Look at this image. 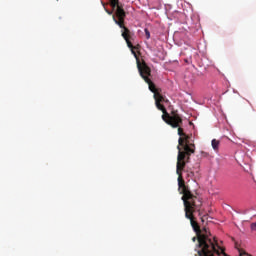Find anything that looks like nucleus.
Segmentation results:
<instances>
[{"label": "nucleus", "instance_id": "obj_1", "mask_svg": "<svg viewBox=\"0 0 256 256\" xmlns=\"http://www.w3.org/2000/svg\"><path fill=\"white\" fill-rule=\"evenodd\" d=\"M137 67L140 74V77L144 79L145 83L148 84L149 90L151 93H154V100L155 105L159 111H162V119L167 123V125H170L173 127V129H177L178 127V156H177V164H176V173L178 175V181H181L183 179V169H185V166L187 163H189V159H191V155L195 153V142L191 139V135L186 134L183 131V128H181V125H183V119L179 114L169 115L167 112V109L165 106L161 103H164L165 97L161 95V92H159V88L151 81L149 77H151V68L147 66L146 63H142L137 59Z\"/></svg>", "mask_w": 256, "mask_h": 256}, {"label": "nucleus", "instance_id": "obj_2", "mask_svg": "<svg viewBox=\"0 0 256 256\" xmlns=\"http://www.w3.org/2000/svg\"><path fill=\"white\" fill-rule=\"evenodd\" d=\"M179 189L182 193V201L184 203V211L186 219H189L192 229L195 231L198 239V245L196 246L199 256H227L225 250L219 246L217 238L211 235V232L204 228L201 230L199 223L195 220V211H200L203 202L201 199L189 190V187L185 185V180H178Z\"/></svg>", "mask_w": 256, "mask_h": 256}, {"label": "nucleus", "instance_id": "obj_3", "mask_svg": "<svg viewBox=\"0 0 256 256\" xmlns=\"http://www.w3.org/2000/svg\"><path fill=\"white\" fill-rule=\"evenodd\" d=\"M110 1V7L113 9H116V14L113 16V21L120 27L121 30V35L123 39L126 41L127 47H129L132 55L136 59L137 58V52H135V49H137V46H133V34L131 33V30L125 26V17H127V14L125 13V10L123 9V5L119 3V0H109Z\"/></svg>", "mask_w": 256, "mask_h": 256}, {"label": "nucleus", "instance_id": "obj_4", "mask_svg": "<svg viewBox=\"0 0 256 256\" xmlns=\"http://www.w3.org/2000/svg\"><path fill=\"white\" fill-rule=\"evenodd\" d=\"M212 149H214V151H219V145H221V142L217 139H213L212 142Z\"/></svg>", "mask_w": 256, "mask_h": 256}, {"label": "nucleus", "instance_id": "obj_5", "mask_svg": "<svg viewBox=\"0 0 256 256\" xmlns=\"http://www.w3.org/2000/svg\"><path fill=\"white\" fill-rule=\"evenodd\" d=\"M105 11L108 15H112V18H113L117 13V7L115 9L112 8V10L105 9ZM113 11H114V14H113Z\"/></svg>", "mask_w": 256, "mask_h": 256}, {"label": "nucleus", "instance_id": "obj_6", "mask_svg": "<svg viewBox=\"0 0 256 256\" xmlns=\"http://www.w3.org/2000/svg\"><path fill=\"white\" fill-rule=\"evenodd\" d=\"M144 32L146 39H151V32H149V29L145 28Z\"/></svg>", "mask_w": 256, "mask_h": 256}, {"label": "nucleus", "instance_id": "obj_7", "mask_svg": "<svg viewBox=\"0 0 256 256\" xmlns=\"http://www.w3.org/2000/svg\"><path fill=\"white\" fill-rule=\"evenodd\" d=\"M202 157H209V153L202 151L201 152Z\"/></svg>", "mask_w": 256, "mask_h": 256}, {"label": "nucleus", "instance_id": "obj_8", "mask_svg": "<svg viewBox=\"0 0 256 256\" xmlns=\"http://www.w3.org/2000/svg\"><path fill=\"white\" fill-rule=\"evenodd\" d=\"M251 229L252 231H256V222L251 224Z\"/></svg>", "mask_w": 256, "mask_h": 256}, {"label": "nucleus", "instance_id": "obj_9", "mask_svg": "<svg viewBox=\"0 0 256 256\" xmlns=\"http://www.w3.org/2000/svg\"><path fill=\"white\" fill-rule=\"evenodd\" d=\"M192 241H193V242L199 241V238H197V236H196V237H193V238H192Z\"/></svg>", "mask_w": 256, "mask_h": 256}, {"label": "nucleus", "instance_id": "obj_10", "mask_svg": "<svg viewBox=\"0 0 256 256\" xmlns=\"http://www.w3.org/2000/svg\"><path fill=\"white\" fill-rule=\"evenodd\" d=\"M201 221H202V222L205 221V220L203 219V217L201 218Z\"/></svg>", "mask_w": 256, "mask_h": 256}]
</instances>
